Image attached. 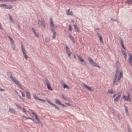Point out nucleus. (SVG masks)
Segmentation results:
<instances>
[{"label":"nucleus","instance_id":"cd10ccee","mask_svg":"<svg viewBox=\"0 0 132 132\" xmlns=\"http://www.w3.org/2000/svg\"><path fill=\"white\" fill-rule=\"evenodd\" d=\"M50 23L51 26L53 27L54 28V24L53 23V22L51 19L50 20Z\"/></svg>","mask_w":132,"mask_h":132},{"label":"nucleus","instance_id":"a18cd8bd","mask_svg":"<svg viewBox=\"0 0 132 132\" xmlns=\"http://www.w3.org/2000/svg\"><path fill=\"white\" fill-rule=\"evenodd\" d=\"M121 45L122 47L124 49L126 50V48L124 46V44L123 43H122L121 44Z\"/></svg>","mask_w":132,"mask_h":132},{"label":"nucleus","instance_id":"774afa93","mask_svg":"<svg viewBox=\"0 0 132 132\" xmlns=\"http://www.w3.org/2000/svg\"><path fill=\"white\" fill-rule=\"evenodd\" d=\"M31 29L32 30L33 32L35 31H36V30L35 29H34L33 28H32Z\"/></svg>","mask_w":132,"mask_h":132},{"label":"nucleus","instance_id":"2f4dec72","mask_svg":"<svg viewBox=\"0 0 132 132\" xmlns=\"http://www.w3.org/2000/svg\"><path fill=\"white\" fill-rule=\"evenodd\" d=\"M50 40V38L49 37H47L45 39V41L46 42H48Z\"/></svg>","mask_w":132,"mask_h":132},{"label":"nucleus","instance_id":"680f3d73","mask_svg":"<svg viewBox=\"0 0 132 132\" xmlns=\"http://www.w3.org/2000/svg\"><path fill=\"white\" fill-rule=\"evenodd\" d=\"M118 68H117V70H116V73L118 74V70H119Z\"/></svg>","mask_w":132,"mask_h":132},{"label":"nucleus","instance_id":"473e14b6","mask_svg":"<svg viewBox=\"0 0 132 132\" xmlns=\"http://www.w3.org/2000/svg\"><path fill=\"white\" fill-rule=\"evenodd\" d=\"M15 84L17 85H18L19 87H20L21 86V85L19 83L18 81H17L15 83Z\"/></svg>","mask_w":132,"mask_h":132},{"label":"nucleus","instance_id":"603ef678","mask_svg":"<svg viewBox=\"0 0 132 132\" xmlns=\"http://www.w3.org/2000/svg\"><path fill=\"white\" fill-rule=\"evenodd\" d=\"M24 56L25 59L26 60H27L28 58L27 56V55H26Z\"/></svg>","mask_w":132,"mask_h":132},{"label":"nucleus","instance_id":"7ed1b4c3","mask_svg":"<svg viewBox=\"0 0 132 132\" xmlns=\"http://www.w3.org/2000/svg\"><path fill=\"white\" fill-rule=\"evenodd\" d=\"M45 81L48 89L51 90H52V88L51 87L50 84L48 80L46 79L45 80Z\"/></svg>","mask_w":132,"mask_h":132},{"label":"nucleus","instance_id":"338daca9","mask_svg":"<svg viewBox=\"0 0 132 132\" xmlns=\"http://www.w3.org/2000/svg\"><path fill=\"white\" fill-rule=\"evenodd\" d=\"M118 118H119V119H120V118H121V116L119 115V114H118Z\"/></svg>","mask_w":132,"mask_h":132},{"label":"nucleus","instance_id":"6ab92c4d","mask_svg":"<svg viewBox=\"0 0 132 132\" xmlns=\"http://www.w3.org/2000/svg\"><path fill=\"white\" fill-rule=\"evenodd\" d=\"M108 93H111V94H114L115 92L112 89H109L108 90Z\"/></svg>","mask_w":132,"mask_h":132},{"label":"nucleus","instance_id":"4d7b16f0","mask_svg":"<svg viewBox=\"0 0 132 132\" xmlns=\"http://www.w3.org/2000/svg\"><path fill=\"white\" fill-rule=\"evenodd\" d=\"M128 132H132L131 130L129 127L128 128Z\"/></svg>","mask_w":132,"mask_h":132},{"label":"nucleus","instance_id":"bf43d9fd","mask_svg":"<svg viewBox=\"0 0 132 132\" xmlns=\"http://www.w3.org/2000/svg\"><path fill=\"white\" fill-rule=\"evenodd\" d=\"M61 96L64 99H65V97H66L63 94H61Z\"/></svg>","mask_w":132,"mask_h":132},{"label":"nucleus","instance_id":"412c9836","mask_svg":"<svg viewBox=\"0 0 132 132\" xmlns=\"http://www.w3.org/2000/svg\"><path fill=\"white\" fill-rule=\"evenodd\" d=\"M69 37L73 42H75V40L72 37L71 35L69 34Z\"/></svg>","mask_w":132,"mask_h":132},{"label":"nucleus","instance_id":"e2e57ef3","mask_svg":"<svg viewBox=\"0 0 132 132\" xmlns=\"http://www.w3.org/2000/svg\"><path fill=\"white\" fill-rule=\"evenodd\" d=\"M10 0H3V2H4L5 1H6V2H9L10 1Z\"/></svg>","mask_w":132,"mask_h":132},{"label":"nucleus","instance_id":"4be33fe9","mask_svg":"<svg viewBox=\"0 0 132 132\" xmlns=\"http://www.w3.org/2000/svg\"><path fill=\"white\" fill-rule=\"evenodd\" d=\"M8 15L10 17V20L11 22H14L13 20V19H12V17L11 16L10 14H8Z\"/></svg>","mask_w":132,"mask_h":132},{"label":"nucleus","instance_id":"052dcab7","mask_svg":"<svg viewBox=\"0 0 132 132\" xmlns=\"http://www.w3.org/2000/svg\"><path fill=\"white\" fill-rule=\"evenodd\" d=\"M129 64L131 65V63H132V60H129Z\"/></svg>","mask_w":132,"mask_h":132},{"label":"nucleus","instance_id":"09e8293b","mask_svg":"<svg viewBox=\"0 0 132 132\" xmlns=\"http://www.w3.org/2000/svg\"><path fill=\"white\" fill-rule=\"evenodd\" d=\"M39 100L43 102H45V100L44 99H39Z\"/></svg>","mask_w":132,"mask_h":132},{"label":"nucleus","instance_id":"3c124183","mask_svg":"<svg viewBox=\"0 0 132 132\" xmlns=\"http://www.w3.org/2000/svg\"><path fill=\"white\" fill-rule=\"evenodd\" d=\"M68 106H71V104L70 103H65Z\"/></svg>","mask_w":132,"mask_h":132},{"label":"nucleus","instance_id":"8fccbe9b","mask_svg":"<svg viewBox=\"0 0 132 132\" xmlns=\"http://www.w3.org/2000/svg\"><path fill=\"white\" fill-rule=\"evenodd\" d=\"M122 54L123 55L125 54L126 53L124 51H121Z\"/></svg>","mask_w":132,"mask_h":132},{"label":"nucleus","instance_id":"a19ab883","mask_svg":"<svg viewBox=\"0 0 132 132\" xmlns=\"http://www.w3.org/2000/svg\"><path fill=\"white\" fill-rule=\"evenodd\" d=\"M69 30L71 31L72 29H71V25H69V28L68 29Z\"/></svg>","mask_w":132,"mask_h":132},{"label":"nucleus","instance_id":"aec40b11","mask_svg":"<svg viewBox=\"0 0 132 132\" xmlns=\"http://www.w3.org/2000/svg\"><path fill=\"white\" fill-rule=\"evenodd\" d=\"M54 101H55V102L56 104L60 105L61 103L60 101V100L55 99Z\"/></svg>","mask_w":132,"mask_h":132},{"label":"nucleus","instance_id":"a878e982","mask_svg":"<svg viewBox=\"0 0 132 132\" xmlns=\"http://www.w3.org/2000/svg\"><path fill=\"white\" fill-rule=\"evenodd\" d=\"M127 98L128 99V100H128V102H131V100L130 98V95L129 94H128Z\"/></svg>","mask_w":132,"mask_h":132},{"label":"nucleus","instance_id":"c85d7f7f","mask_svg":"<svg viewBox=\"0 0 132 132\" xmlns=\"http://www.w3.org/2000/svg\"><path fill=\"white\" fill-rule=\"evenodd\" d=\"M52 105L54 106L55 108L56 109V110H59L60 109L58 107L56 106V105L55 104H53V105Z\"/></svg>","mask_w":132,"mask_h":132},{"label":"nucleus","instance_id":"9d476101","mask_svg":"<svg viewBox=\"0 0 132 132\" xmlns=\"http://www.w3.org/2000/svg\"><path fill=\"white\" fill-rule=\"evenodd\" d=\"M5 8L6 9H11L12 8L13 6L11 5H9L5 4Z\"/></svg>","mask_w":132,"mask_h":132},{"label":"nucleus","instance_id":"c756f323","mask_svg":"<svg viewBox=\"0 0 132 132\" xmlns=\"http://www.w3.org/2000/svg\"><path fill=\"white\" fill-rule=\"evenodd\" d=\"M87 59H88V61H89V62L90 63H91V62H92V61H93L89 57H88Z\"/></svg>","mask_w":132,"mask_h":132},{"label":"nucleus","instance_id":"13d9d810","mask_svg":"<svg viewBox=\"0 0 132 132\" xmlns=\"http://www.w3.org/2000/svg\"><path fill=\"white\" fill-rule=\"evenodd\" d=\"M34 98L36 100H39V98H38V97L37 96L34 97Z\"/></svg>","mask_w":132,"mask_h":132},{"label":"nucleus","instance_id":"ddd939ff","mask_svg":"<svg viewBox=\"0 0 132 132\" xmlns=\"http://www.w3.org/2000/svg\"><path fill=\"white\" fill-rule=\"evenodd\" d=\"M121 78V77H119L118 78L117 80L116 81V85H117L118 84H119L120 82V80Z\"/></svg>","mask_w":132,"mask_h":132},{"label":"nucleus","instance_id":"c03bdc74","mask_svg":"<svg viewBox=\"0 0 132 132\" xmlns=\"http://www.w3.org/2000/svg\"><path fill=\"white\" fill-rule=\"evenodd\" d=\"M22 112H24V113H26V110H25V109L24 108H22Z\"/></svg>","mask_w":132,"mask_h":132},{"label":"nucleus","instance_id":"b1692460","mask_svg":"<svg viewBox=\"0 0 132 132\" xmlns=\"http://www.w3.org/2000/svg\"><path fill=\"white\" fill-rule=\"evenodd\" d=\"M122 98L125 101H128V100H128V99L127 98V97L126 96L123 95Z\"/></svg>","mask_w":132,"mask_h":132},{"label":"nucleus","instance_id":"4c0bfd02","mask_svg":"<svg viewBox=\"0 0 132 132\" xmlns=\"http://www.w3.org/2000/svg\"><path fill=\"white\" fill-rule=\"evenodd\" d=\"M23 117H25L26 118L25 120H26L27 119H31V118L28 117H26V116H24Z\"/></svg>","mask_w":132,"mask_h":132},{"label":"nucleus","instance_id":"4468645a","mask_svg":"<svg viewBox=\"0 0 132 132\" xmlns=\"http://www.w3.org/2000/svg\"><path fill=\"white\" fill-rule=\"evenodd\" d=\"M66 12L67 14L68 15H72V14L71 12V13L70 12V10L69 9H67L66 10Z\"/></svg>","mask_w":132,"mask_h":132},{"label":"nucleus","instance_id":"423d86ee","mask_svg":"<svg viewBox=\"0 0 132 132\" xmlns=\"http://www.w3.org/2000/svg\"><path fill=\"white\" fill-rule=\"evenodd\" d=\"M26 94L27 97L28 99H30V94L29 91H26Z\"/></svg>","mask_w":132,"mask_h":132},{"label":"nucleus","instance_id":"f8f14e48","mask_svg":"<svg viewBox=\"0 0 132 132\" xmlns=\"http://www.w3.org/2000/svg\"><path fill=\"white\" fill-rule=\"evenodd\" d=\"M8 37L10 40V42L11 44H13L14 43V42L12 37L9 36H8Z\"/></svg>","mask_w":132,"mask_h":132},{"label":"nucleus","instance_id":"69168bd1","mask_svg":"<svg viewBox=\"0 0 132 132\" xmlns=\"http://www.w3.org/2000/svg\"><path fill=\"white\" fill-rule=\"evenodd\" d=\"M5 5L3 4H0V7H3Z\"/></svg>","mask_w":132,"mask_h":132},{"label":"nucleus","instance_id":"0e129e2a","mask_svg":"<svg viewBox=\"0 0 132 132\" xmlns=\"http://www.w3.org/2000/svg\"><path fill=\"white\" fill-rule=\"evenodd\" d=\"M124 106L125 107V111L128 109V108L127 106H125V105H124Z\"/></svg>","mask_w":132,"mask_h":132},{"label":"nucleus","instance_id":"393cba45","mask_svg":"<svg viewBox=\"0 0 132 132\" xmlns=\"http://www.w3.org/2000/svg\"><path fill=\"white\" fill-rule=\"evenodd\" d=\"M15 105H16L17 107V108L19 110L21 109V107L18 104H15Z\"/></svg>","mask_w":132,"mask_h":132},{"label":"nucleus","instance_id":"0eeeda50","mask_svg":"<svg viewBox=\"0 0 132 132\" xmlns=\"http://www.w3.org/2000/svg\"><path fill=\"white\" fill-rule=\"evenodd\" d=\"M97 34L98 35V36L100 40V42L102 43H103V39L102 38V37L100 35V34H99L97 32Z\"/></svg>","mask_w":132,"mask_h":132},{"label":"nucleus","instance_id":"2eb2a0df","mask_svg":"<svg viewBox=\"0 0 132 132\" xmlns=\"http://www.w3.org/2000/svg\"><path fill=\"white\" fill-rule=\"evenodd\" d=\"M74 28L75 29H76L77 31L79 32L80 30L78 28L76 24H74L73 25Z\"/></svg>","mask_w":132,"mask_h":132},{"label":"nucleus","instance_id":"e433bc0d","mask_svg":"<svg viewBox=\"0 0 132 132\" xmlns=\"http://www.w3.org/2000/svg\"><path fill=\"white\" fill-rule=\"evenodd\" d=\"M33 32L36 36L37 37H39V36L38 34L35 31Z\"/></svg>","mask_w":132,"mask_h":132},{"label":"nucleus","instance_id":"58836bf2","mask_svg":"<svg viewBox=\"0 0 132 132\" xmlns=\"http://www.w3.org/2000/svg\"><path fill=\"white\" fill-rule=\"evenodd\" d=\"M64 100L67 101H68L69 102H70L71 101L69 100L68 98L65 97V99Z\"/></svg>","mask_w":132,"mask_h":132},{"label":"nucleus","instance_id":"de8ad7c7","mask_svg":"<svg viewBox=\"0 0 132 132\" xmlns=\"http://www.w3.org/2000/svg\"><path fill=\"white\" fill-rule=\"evenodd\" d=\"M120 40L121 44L123 43V40L121 38H120Z\"/></svg>","mask_w":132,"mask_h":132},{"label":"nucleus","instance_id":"37998d69","mask_svg":"<svg viewBox=\"0 0 132 132\" xmlns=\"http://www.w3.org/2000/svg\"><path fill=\"white\" fill-rule=\"evenodd\" d=\"M122 73L121 72H120V74L119 77L122 78Z\"/></svg>","mask_w":132,"mask_h":132},{"label":"nucleus","instance_id":"5fc2aeb1","mask_svg":"<svg viewBox=\"0 0 132 132\" xmlns=\"http://www.w3.org/2000/svg\"><path fill=\"white\" fill-rule=\"evenodd\" d=\"M111 20L112 21H117V20L116 19H113L112 18H111Z\"/></svg>","mask_w":132,"mask_h":132},{"label":"nucleus","instance_id":"ea45409f","mask_svg":"<svg viewBox=\"0 0 132 132\" xmlns=\"http://www.w3.org/2000/svg\"><path fill=\"white\" fill-rule=\"evenodd\" d=\"M126 4H128L130 3V0H128L125 1V2Z\"/></svg>","mask_w":132,"mask_h":132},{"label":"nucleus","instance_id":"a211bd4d","mask_svg":"<svg viewBox=\"0 0 132 132\" xmlns=\"http://www.w3.org/2000/svg\"><path fill=\"white\" fill-rule=\"evenodd\" d=\"M10 78L15 83L17 81L13 76H11Z\"/></svg>","mask_w":132,"mask_h":132},{"label":"nucleus","instance_id":"f257e3e1","mask_svg":"<svg viewBox=\"0 0 132 132\" xmlns=\"http://www.w3.org/2000/svg\"><path fill=\"white\" fill-rule=\"evenodd\" d=\"M38 24L39 26H41V28L42 27H43L44 28H45V22L44 20H41V21L40 20H38Z\"/></svg>","mask_w":132,"mask_h":132},{"label":"nucleus","instance_id":"49530a36","mask_svg":"<svg viewBox=\"0 0 132 132\" xmlns=\"http://www.w3.org/2000/svg\"><path fill=\"white\" fill-rule=\"evenodd\" d=\"M20 92L21 93L22 96L23 97H24L25 96V95L23 93V92L21 91H20Z\"/></svg>","mask_w":132,"mask_h":132},{"label":"nucleus","instance_id":"c9c22d12","mask_svg":"<svg viewBox=\"0 0 132 132\" xmlns=\"http://www.w3.org/2000/svg\"><path fill=\"white\" fill-rule=\"evenodd\" d=\"M11 45L12 48H13V49L14 50L15 48V44H14V43H13V44H11Z\"/></svg>","mask_w":132,"mask_h":132},{"label":"nucleus","instance_id":"1a4fd4ad","mask_svg":"<svg viewBox=\"0 0 132 132\" xmlns=\"http://www.w3.org/2000/svg\"><path fill=\"white\" fill-rule=\"evenodd\" d=\"M84 87H85L87 88L89 90H90L91 92L93 91L92 89L89 87L86 84H84L83 85Z\"/></svg>","mask_w":132,"mask_h":132},{"label":"nucleus","instance_id":"f3484780","mask_svg":"<svg viewBox=\"0 0 132 132\" xmlns=\"http://www.w3.org/2000/svg\"><path fill=\"white\" fill-rule=\"evenodd\" d=\"M35 116L36 119L38 121V123H41V122L40 119L38 118L37 115V114H35Z\"/></svg>","mask_w":132,"mask_h":132},{"label":"nucleus","instance_id":"5701e85b","mask_svg":"<svg viewBox=\"0 0 132 132\" xmlns=\"http://www.w3.org/2000/svg\"><path fill=\"white\" fill-rule=\"evenodd\" d=\"M120 66V65L119 62L117 61L115 65V67H117V68H119Z\"/></svg>","mask_w":132,"mask_h":132},{"label":"nucleus","instance_id":"f704fd0d","mask_svg":"<svg viewBox=\"0 0 132 132\" xmlns=\"http://www.w3.org/2000/svg\"><path fill=\"white\" fill-rule=\"evenodd\" d=\"M46 101L48 102L49 103L51 104L52 105H53V103L51 102L50 101V100L49 99H47L46 100Z\"/></svg>","mask_w":132,"mask_h":132},{"label":"nucleus","instance_id":"bb28decb","mask_svg":"<svg viewBox=\"0 0 132 132\" xmlns=\"http://www.w3.org/2000/svg\"><path fill=\"white\" fill-rule=\"evenodd\" d=\"M66 51L67 53H68L69 52H70V50L68 48V46H66Z\"/></svg>","mask_w":132,"mask_h":132},{"label":"nucleus","instance_id":"39448f33","mask_svg":"<svg viewBox=\"0 0 132 132\" xmlns=\"http://www.w3.org/2000/svg\"><path fill=\"white\" fill-rule=\"evenodd\" d=\"M52 32L53 33V35L52 36V38L54 39L55 38L56 36V33L54 29L52 28L51 29Z\"/></svg>","mask_w":132,"mask_h":132},{"label":"nucleus","instance_id":"864d4df0","mask_svg":"<svg viewBox=\"0 0 132 132\" xmlns=\"http://www.w3.org/2000/svg\"><path fill=\"white\" fill-rule=\"evenodd\" d=\"M127 115H128L129 112L128 111V109L125 111Z\"/></svg>","mask_w":132,"mask_h":132},{"label":"nucleus","instance_id":"7c9ffc66","mask_svg":"<svg viewBox=\"0 0 132 132\" xmlns=\"http://www.w3.org/2000/svg\"><path fill=\"white\" fill-rule=\"evenodd\" d=\"M129 60H132V55L131 54L129 53Z\"/></svg>","mask_w":132,"mask_h":132},{"label":"nucleus","instance_id":"f03ea898","mask_svg":"<svg viewBox=\"0 0 132 132\" xmlns=\"http://www.w3.org/2000/svg\"><path fill=\"white\" fill-rule=\"evenodd\" d=\"M78 59L81 62V63L82 65H85L86 64V63L84 60L82 59L79 55H77Z\"/></svg>","mask_w":132,"mask_h":132},{"label":"nucleus","instance_id":"6e6552de","mask_svg":"<svg viewBox=\"0 0 132 132\" xmlns=\"http://www.w3.org/2000/svg\"><path fill=\"white\" fill-rule=\"evenodd\" d=\"M93 66L95 67H97L99 68H100V67L97 65V64L93 61L92 62L90 63Z\"/></svg>","mask_w":132,"mask_h":132},{"label":"nucleus","instance_id":"dca6fc26","mask_svg":"<svg viewBox=\"0 0 132 132\" xmlns=\"http://www.w3.org/2000/svg\"><path fill=\"white\" fill-rule=\"evenodd\" d=\"M9 110L12 113L14 114L15 112V111L13 109L9 108Z\"/></svg>","mask_w":132,"mask_h":132},{"label":"nucleus","instance_id":"79ce46f5","mask_svg":"<svg viewBox=\"0 0 132 132\" xmlns=\"http://www.w3.org/2000/svg\"><path fill=\"white\" fill-rule=\"evenodd\" d=\"M9 75H10V78L11 77V76H13L12 73L10 72H8Z\"/></svg>","mask_w":132,"mask_h":132},{"label":"nucleus","instance_id":"72a5a7b5","mask_svg":"<svg viewBox=\"0 0 132 132\" xmlns=\"http://www.w3.org/2000/svg\"><path fill=\"white\" fill-rule=\"evenodd\" d=\"M63 87L64 88H67L68 89L69 88V87L67 85L64 84L63 85Z\"/></svg>","mask_w":132,"mask_h":132},{"label":"nucleus","instance_id":"20e7f679","mask_svg":"<svg viewBox=\"0 0 132 132\" xmlns=\"http://www.w3.org/2000/svg\"><path fill=\"white\" fill-rule=\"evenodd\" d=\"M121 92H119L118 95V96L114 99V101L116 102L118 101L121 96Z\"/></svg>","mask_w":132,"mask_h":132},{"label":"nucleus","instance_id":"9b49d317","mask_svg":"<svg viewBox=\"0 0 132 132\" xmlns=\"http://www.w3.org/2000/svg\"><path fill=\"white\" fill-rule=\"evenodd\" d=\"M21 48H22V50L23 53V54L24 55V56H25L26 55V53L25 52V50L24 48L23 47V46L22 45H21Z\"/></svg>","mask_w":132,"mask_h":132},{"label":"nucleus","instance_id":"6e6d98bb","mask_svg":"<svg viewBox=\"0 0 132 132\" xmlns=\"http://www.w3.org/2000/svg\"><path fill=\"white\" fill-rule=\"evenodd\" d=\"M95 30H97V31H96L97 32V33L99 31V29L98 28H96L95 29Z\"/></svg>","mask_w":132,"mask_h":132}]
</instances>
